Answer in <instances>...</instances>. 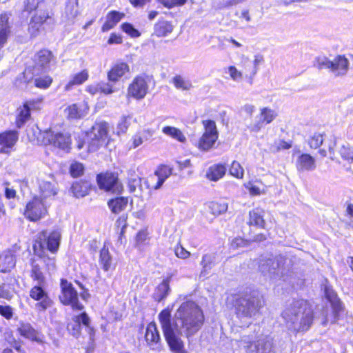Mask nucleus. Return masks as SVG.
I'll list each match as a JSON object with an SVG mask.
<instances>
[{
	"label": "nucleus",
	"mask_w": 353,
	"mask_h": 353,
	"mask_svg": "<svg viewBox=\"0 0 353 353\" xmlns=\"http://www.w3.org/2000/svg\"><path fill=\"white\" fill-rule=\"evenodd\" d=\"M52 59V54L50 51L48 50H40L34 57V61L36 65L46 68Z\"/></svg>",
	"instance_id": "nucleus-40"
},
{
	"label": "nucleus",
	"mask_w": 353,
	"mask_h": 353,
	"mask_svg": "<svg viewBox=\"0 0 353 353\" xmlns=\"http://www.w3.org/2000/svg\"><path fill=\"white\" fill-rule=\"evenodd\" d=\"M128 72H130L128 64L123 61H117L112 65L108 72L107 77L109 81L116 83Z\"/></svg>",
	"instance_id": "nucleus-20"
},
{
	"label": "nucleus",
	"mask_w": 353,
	"mask_h": 353,
	"mask_svg": "<svg viewBox=\"0 0 353 353\" xmlns=\"http://www.w3.org/2000/svg\"><path fill=\"white\" fill-rule=\"evenodd\" d=\"M244 187L248 190L251 196L265 194L268 190V186L264 185L261 180L248 181L244 184Z\"/></svg>",
	"instance_id": "nucleus-30"
},
{
	"label": "nucleus",
	"mask_w": 353,
	"mask_h": 353,
	"mask_svg": "<svg viewBox=\"0 0 353 353\" xmlns=\"http://www.w3.org/2000/svg\"><path fill=\"white\" fill-rule=\"evenodd\" d=\"M10 34V27L8 25V17L7 14L0 15V49L3 47L7 41Z\"/></svg>",
	"instance_id": "nucleus-37"
},
{
	"label": "nucleus",
	"mask_w": 353,
	"mask_h": 353,
	"mask_svg": "<svg viewBox=\"0 0 353 353\" xmlns=\"http://www.w3.org/2000/svg\"><path fill=\"white\" fill-rule=\"evenodd\" d=\"M150 77L146 74L135 77L128 88V96L137 100L143 99L149 89Z\"/></svg>",
	"instance_id": "nucleus-10"
},
{
	"label": "nucleus",
	"mask_w": 353,
	"mask_h": 353,
	"mask_svg": "<svg viewBox=\"0 0 353 353\" xmlns=\"http://www.w3.org/2000/svg\"><path fill=\"white\" fill-rule=\"evenodd\" d=\"M200 264L201 265V270L199 276L200 278H205L216 265L215 255L210 253L203 254Z\"/></svg>",
	"instance_id": "nucleus-27"
},
{
	"label": "nucleus",
	"mask_w": 353,
	"mask_h": 353,
	"mask_svg": "<svg viewBox=\"0 0 353 353\" xmlns=\"http://www.w3.org/2000/svg\"><path fill=\"white\" fill-rule=\"evenodd\" d=\"M12 297V293L10 290V288L6 285L0 286V298H3L7 300L11 299Z\"/></svg>",
	"instance_id": "nucleus-64"
},
{
	"label": "nucleus",
	"mask_w": 353,
	"mask_h": 353,
	"mask_svg": "<svg viewBox=\"0 0 353 353\" xmlns=\"http://www.w3.org/2000/svg\"><path fill=\"white\" fill-rule=\"evenodd\" d=\"M162 132L164 134H165L175 140H177L178 141H179L181 143H184L186 141V137L183 134V133L181 132V130L175 127L169 126V125L165 126L162 129Z\"/></svg>",
	"instance_id": "nucleus-43"
},
{
	"label": "nucleus",
	"mask_w": 353,
	"mask_h": 353,
	"mask_svg": "<svg viewBox=\"0 0 353 353\" xmlns=\"http://www.w3.org/2000/svg\"><path fill=\"white\" fill-rule=\"evenodd\" d=\"M172 82L176 89L182 91H188L193 88L191 81L180 74L175 75Z\"/></svg>",
	"instance_id": "nucleus-41"
},
{
	"label": "nucleus",
	"mask_w": 353,
	"mask_h": 353,
	"mask_svg": "<svg viewBox=\"0 0 353 353\" xmlns=\"http://www.w3.org/2000/svg\"><path fill=\"white\" fill-rule=\"evenodd\" d=\"M128 203V199L126 197H117L110 199L108 202L109 208L112 212L119 214L125 209Z\"/></svg>",
	"instance_id": "nucleus-38"
},
{
	"label": "nucleus",
	"mask_w": 353,
	"mask_h": 353,
	"mask_svg": "<svg viewBox=\"0 0 353 353\" xmlns=\"http://www.w3.org/2000/svg\"><path fill=\"white\" fill-rule=\"evenodd\" d=\"M48 207L46 199L36 196L27 203L24 215L31 221H39L47 215Z\"/></svg>",
	"instance_id": "nucleus-6"
},
{
	"label": "nucleus",
	"mask_w": 353,
	"mask_h": 353,
	"mask_svg": "<svg viewBox=\"0 0 353 353\" xmlns=\"http://www.w3.org/2000/svg\"><path fill=\"white\" fill-rule=\"evenodd\" d=\"M276 117L277 113L275 110L268 107L261 108L260 114L257 117L258 121L250 125V130L254 132H259L264 124L270 123Z\"/></svg>",
	"instance_id": "nucleus-16"
},
{
	"label": "nucleus",
	"mask_w": 353,
	"mask_h": 353,
	"mask_svg": "<svg viewBox=\"0 0 353 353\" xmlns=\"http://www.w3.org/2000/svg\"><path fill=\"white\" fill-rule=\"evenodd\" d=\"M172 169L168 165H161L159 167V169L155 172V176L157 178V182L153 187L154 189H159L163 184L164 181L172 174Z\"/></svg>",
	"instance_id": "nucleus-36"
},
{
	"label": "nucleus",
	"mask_w": 353,
	"mask_h": 353,
	"mask_svg": "<svg viewBox=\"0 0 353 353\" xmlns=\"http://www.w3.org/2000/svg\"><path fill=\"white\" fill-rule=\"evenodd\" d=\"M296 165L299 171H312L316 168V159L310 154L303 153L298 157Z\"/></svg>",
	"instance_id": "nucleus-26"
},
{
	"label": "nucleus",
	"mask_w": 353,
	"mask_h": 353,
	"mask_svg": "<svg viewBox=\"0 0 353 353\" xmlns=\"http://www.w3.org/2000/svg\"><path fill=\"white\" fill-rule=\"evenodd\" d=\"M61 292L59 299L63 305H70L74 310H82L84 306L79 303L78 294L72 284L66 279L61 280Z\"/></svg>",
	"instance_id": "nucleus-9"
},
{
	"label": "nucleus",
	"mask_w": 353,
	"mask_h": 353,
	"mask_svg": "<svg viewBox=\"0 0 353 353\" xmlns=\"http://www.w3.org/2000/svg\"><path fill=\"white\" fill-rule=\"evenodd\" d=\"M97 179L100 189L117 194L121 193L123 190V185L119 181L117 175L114 173L100 174L97 175Z\"/></svg>",
	"instance_id": "nucleus-13"
},
{
	"label": "nucleus",
	"mask_w": 353,
	"mask_h": 353,
	"mask_svg": "<svg viewBox=\"0 0 353 353\" xmlns=\"http://www.w3.org/2000/svg\"><path fill=\"white\" fill-rule=\"evenodd\" d=\"M41 100H30L26 101L22 106L17 109L16 125L21 128L30 118V111L38 109L37 104Z\"/></svg>",
	"instance_id": "nucleus-14"
},
{
	"label": "nucleus",
	"mask_w": 353,
	"mask_h": 353,
	"mask_svg": "<svg viewBox=\"0 0 353 353\" xmlns=\"http://www.w3.org/2000/svg\"><path fill=\"white\" fill-rule=\"evenodd\" d=\"M46 283H34L33 287L30 289V296L34 301L38 302L35 307L40 312H43L52 305L53 301L49 297L46 290Z\"/></svg>",
	"instance_id": "nucleus-12"
},
{
	"label": "nucleus",
	"mask_w": 353,
	"mask_h": 353,
	"mask_svg": "<svg viewBox=\"0 0 353 353\" xmlns=\"http://www.w3.org/2000/svg\"><path fill=\"white\" fill-rule=\"evenodd\" d=\"M80 14L79 0H66L63 20L68 23H73Z\"/></svg>",
	"instance_id": "nucleus-23"
},
{
	"label": "nucleus",
	"mask_w": 353,
	"mask_h": 353,
	"mask_svg": "<svg viewBox=\"0 0 353 353\" xmlns=\"http://www.w3.org/2000/svg\"><path fill=\"white\" fill-rule=\"evenodd\" d=\"M292 147L291 143L286 142L283 140H280L278 142H275L270 148V150L272 152H277L281 150H287Z\"/></svg>",
	"instance_id": "nucleus-58"
},
{
	"label": "nucleus",
	"mask_w": 353,
	"mask_h": 353,
	"mask_svg": "<svg viewBox=\"0 0 353 353\" xmlns=\"http://www.w3.org/2000/svg\"><path fill=\"white\" fill-rule=\"evenodd\" d=\"M130 118L129 117H122L117 125V134H123L125 133L130 124Z\"/></svg>",
	"instance_id": "nucleus-57"
},
{
	"label": "nucleus",
	"mask_w": 353,
	"mask_h": 353,
	"mask_svg": "<svg viewBox=\"0 0 353 353\" xmlns=\"http://www.w3.org/2000/svg\"><path fill=\"white\" fill-rule=\"evenodd\" d=\"M226 172V168L223 165H214L211 166L208 172L207 177L208 179L211 181H218L221 178H222Z\"/></svg>",
	"instance_id": "nucleus-42"
},
{
	"label": "nucleus",
	"mask_w": 353,
	"mask_h": 353,
	"mask_svg": "<svg viewBox=\"0 0 353 353\" xmlns=\"http://www.w3.org/2000/svg\"><path fill=\"white\" fill-rule=\"evenodd\" d=\"M41 24L34 21V19L32 18L29 24L28 31L32 37H36L40 30Z\"/></svg>",
	"instance_id": "nucleus-61"
},
{
	"label": "nucleus",
	"mask_w": 353,
	"mask_h": 353,
	"mask_svg": "<svg viewBox=\"0 0 353 353\" xmlns=\"http://www.w3.org/2000/svg\"><path fill=\"white\" fill-rule=\"evenodd\" d=\"M159 2L165 8H172L184 5L187 0H159Z\"/></svg>",
	"instance_id": "nucleus-59"
},
{
	"label": "nucleus",
	"mask_w": 353,
	"mask_h": 353,
	"mask_svg": "<svg viewBox=\"0 0 353 353\" xmlns=\"http://www.w3.org/2000/svg\"><path fill=\"white\" fill-rule=\"evenodd\" d=\"M43 139L44 144L65 151H68L71 145L70 135L66 132H55L50 129L43 132Z\"/></svg>",
	"instance_id": "nucleus-11"
},
{
	"label": "nucleus",
	"mask_w": 353,
	"mask_h": 353,
	"mask_svg": "<svg viewBox=\"0 0 353 353\" xmlns=\"http://www.w3.org/2000/svg\"><path fill=\"white\" fill-rule=\"evenodd\" d=\"M88 77L89 74L87 70H83L80 72L74 74L65 85L64 90L70 91L74 85H81L88 80Z\"/></svg>",
	"instance_id": "nucleus-34"
},
{
	"label": "nucleus",
	"mask_w": 353,
	"mask_h": 353,
	"mask_svg": "<svg viewBox=\"0 0 353 353\" xmlns=\"http://www.w3.org/2000/svg\"><path fill=\"white\" fill-rule=\"evenodd\" d=\"M282 316L289 330L294 332L305 331L312 323L313 311L307 301L298 300L285 309Z\"/></svg>",
	"instance_id": "nucleus-2"
},
{
	"label": "nucleus",
	"mask_w": 353,
	"mask_h": 353,
	"mask_svg": "<svg viewBox=\"0 0 353 353\" xmlns=\"http://www.w3.org/2000/svg\"><path fill=\"white\" fill-rule=\"evenodd\" d=\"M34 253L43 261L49 272H52L55 270L56 265L54 258L48 257L46 254V252H37Z\"/></svg>",
	"instance_id": "nucleus-52"
},
{
	"label": "nucleus",
	"mask_w": 353,
	"mask_h": 353,
	"mask_svg": "<svg viewBox=\"0 0 353 353\" xmlns=\"http://www.w3.org/2000/svg\"><path fill=\"white\" fill-rule=\"evenodd\" d=\"M121 29L123 32L133 38H137L141 35L139 30L135 29L132 24L128 23H123L121 25Z\"/></svg>",
	"instance_id": "nucleus-54"
},
{
	"label": "nucleus",
	"mask_w": 353,
	"mask_h": 353,
	"mask_svg": "<svg viewBox=\"0 0 353 353\" xmlns=\"http://www.w3.org/2000/svg\"><path fill=\"white\" fill-rule=\"evenodd\" d=\"M204 132L196 143L197 148L203 151H208L213 147L218 139L219 133L216 123L212 120L203 121Z\"/></svg>",
	"instance_id": "nucleus-7"
},
{
	"label": "nucleus",
	"mask_w": 353,
	"mask_h": 353,
	"mask_svg": "<svg viewBox=\"0 0 353 353\" xmlns=\"http://www.w3.org/2000/svg\"><path fill=\"white\" fill-rule=\"evenodd\" d=\"M225 72L228 73L230 79L236 82H241L243 80V73L239 70L235 66L230 65L225 68Z\"/></svg>",
	"instance_id": "nucleus-53"
},
{
	"label": "nucleus",
	"mask_w": 353,
	"mask_h": 353,
	"mask_svg": "<svg viewBox=\"0 0 353 353\" xmlns=\"http://www.w3.org/2000/svg\"><path fill=\"white\" fill-rule=\"evenodd\" d=\"M81 324L87 327L90 325V318L85 312L74 315L71 321L68 323L67 329L72 336L77 337L80 334Z\"/></svg>",
	"instance_id": "nucleus-19"
},
{
	"label": "nucleus",
	"mask_w": 353,
	"mask_h": 353,
	"mask_svg": "<svg viewBox=\"0 0 353 353\" xmlns=\"http://www.w3.org/2000/svg\"><path fill=\"white\" fill-rule=\"evenodd\" d=\"M145 339L151 350H160L161 338L155 323L151 322L148 325Z\"/></svg>",
	"instance_id": "nucleus-18"
},
{
	"label": "nucleus",
	"mask_w": 353,
	"mask_h": 353,
	"mask_svg": "<svg viewBox=\"0 0 353 353\" xmlns=\"http://www.w3.org/2000/svg\"><path fill=\"white\" fill-rule=\"evenodd\" d=\"M154 131L151 129H144L138 132L132 137V147L136 148L144 142L150 140L154 135Z\"/></svg>",
	"instance_id": "nucleus-35"
},
{
	"label": "nucleus",
	"mask_w": 353,
	"mask_h": 353,
	"mask_svg": "<svg viewBox=\"0 0 353 353\" xmlns=\"http://www.w3.org/2000/svg\"><path fill=\"white\" fill-rule=\"evenodd\" d=\"M31 266L32 270L30 276L33 283L39 284L46 283V278L41 271L39 265L36 263L35 259L32 260Z\"/></svg>",
	"instance_id": "nucleus-44"
},
{
	"label": "nucleus",
	"mask_w": 353,
	"mask_h": 353,
	"mask_svg": "<svg viewBox=\"0 0 353 353\" xmlns=\"http://www.w3.org/2000/svg\"><path fill=\"white\" fill-rule=\"evenodd\" d=\"M265 305L263 295L256 290L241 295L235 301L234 309L236 317L241 321L254 319Z\"/></svg>",
	"instance_id": "nucleus-4"
},
{
	"label": "nucleus",
	"mask_w": 353,
	"mask_h": 353,
	"mask_svg": "<svg viewBox=\"0 0 353 353\" xmlns=\"http://www.w3.org/2000/svg\"><path fill=\"white\" fill-rule=\"evenodd\" d=\"M339 152L344 161L348 163L353 162V148L348 143L342 145Z\"/></svg>",
	"instance_id": "nucleus-48"
},
{
	"label": "nucleus",
	"mask_w": 353,
	"mask_h": 353,
	"mask_svg": "<svg viewBox=\"0 0 353 353\" xmlns=\"http://www.w3.org/2000/svg\"><path fill=\"white\" fill-rule=\"evenodd\" d=\"M34 83L35 86L38 88L47 89L52 84V79L49 75L39 77L34 79Z\"/></svg>",
	"instance_id": "nucleus-50"
},
{
	"label": "nucleus",
	"mask_w": 353,
	"mask_h": 353,
	"mask_svg": "<svg viewBox=\"0 0 353 353\" xmlns=\"http://www.w3.org/2000/svg\"><path fill=\"white\" fill-rule=\"evenodd\" d=\"M292 265V260L281 254L262 256L259 261V270L266 279L274 283L285 280Z\"/></svg>",
	"instance_id": "nucleus-3"
},
{
	"label": "nucleus",
	"mask_w": 353,
	"mask_h": 353,
	"mask_svg": "<svg viewBox=\"0 0 353 353\" xmlns=\"http://www.w3.org/2000/svg\"><path fill=\"white\" fill-rule=\"evenodd\" d=\"M174 253L177 257L183 259H185L190 256V252L186 250L181 245H179L175 248Z\"/></svg>",
	"instance_id": "nucleus-62"
},
{
	"label": "nucleus",
	"mask_w": 353,
	"mask_h": 353,
	"mask_svg": "<svg viewBox=\"0 0 353 353\" xmlns=\"http://www.w3.org/2000/svg\"><path fill=\"white\" fill-rule=\"evenodd\" d=\"M148 239V232L145 230L139 231L136 236V245L140 246L145 244Z\"/></svg>",
	"instance_id": "nucleus-63"
},
{
	"label": "nucleus",
	"mask_w": 353,
	"mask_h": 353,
	"mask_svg": "<svg viewBox=\"0 0 353 353\" xmlns=\"http://www.w3.org/2000/svg\"><path fill=\"white\" fill-rule=\"evenodd\" d=\"M239 343L247 353H272V342L267 337L254 342L252 337L243 336Z\"/></svg>",
	"instance_id": "nucleus-8"
},
{
	"label": "nucleus",
	"mask_w": 353,
	"mask_h": 353,
	"mask_svg": "<svg viewBox=\"0 0 353 353\" xmlns=\"http://www.w3.org/2000/svg\"><path fill=\"white\" fill-rule=\"evenodd\" d=\"M108 123L105 122L95 123L87 134L88 140L90 141V144L97 146L101 141L105 140L108 135Z\"/></svg>",
	"instance_id": "nucleus-15"
},
{
	"label": "nucleus",
	"mask_w": 353,
	"mask_h": 353,
	"mask_svg": "<svg viewBox=\"0 0 353 353\" xmlns=\"http://www.w3.org/2000/svg\"><path fill=\"white\" fill-rule=\"evenodd\" d=\"M331 72L335 77L345 76L349 70V61L343 55H338L332 61Z\"/></svg>",
	"instance_id": "nucleus-22"
},
{
	"label": "nucleus",
	"mask_w": 353,
	"mask_h": 353,
	"mask_svg": "<svg viewBox=\"0 0 353 353\" xmlns=\"http://www.w3.org/2000/svg\"><path fill=\"white\" fill-rule=\"evenodd\" d=\"M263 214L264 211L262 209H253L249 213V224L259 228H263L265 225Z\"/></svg>",
	"instance_id": "nucleus-39"
},
{
	"label": "nucleus",
	"mask_w": 353,
	"mask_h": 353,
	"mask_svg": "<svg viewBox=\"0 0 353 353\" xmlns=\"http://www.w3.org/2000/svg\"><path fill=\"white\" fill-rule=\"evenodd\" d=\"M323 142V134L315 133L309 140V145L311 148H319Z\"/></svg>",
	"instance_id": "nucleus-56"
},
{
	"label": "nucleus",
	"mask_w": 353,
	"mask_h": 353,
	"mask_svg": "<svg viewBox=\"0 0 353 353\" xmlns=\"http://www.w3.org/2000/svg\"><path fill=\"white\" fill-rule=\"evenodd\" d=\"M174 29L171 22L159 21L154 26V34L157 37H165L170 34Z\"/></svg>",
	"instance_id": "nucleus-32"
},
{
	"label": "nucleus",
	"mask_w": 353,
	"mask_h": 353,
	"mask_svg": "<svg viewBox=\"0 0 353 353\" xmlns=\"http://www.w3.org/2000/svg\"><path fill=\"white\" fill-rule=\"evenodd\" d=\"M0 314L6 319H11L13 316V309L10 305H0Z\"/></svg>",
	"instance_id": "nucleus-60"
},
{
	"label": "nucleus",
	"mask_w": 353,
	"mask_h": 353,
	"mask_svg": "<svg viewBox=\"0 0 353 353\" xmlns=\"http://www.w3.org/2000/svg\"><path fill=\"white\" fill-rule=\"evenodd\" d=\"M165 339L174 353H184L181 336L189 338L202 327L204 315L201 308L194 301L183 302L172 320L171 309L167 307L158 315Z\"/></svg>",
	"instance_id": "nucleus-1"
},
{
	"label": "nucleus",
	"mask_w": 353,
	"mask_h": 353,
	"mask_svg": "<svg viewBox=\"0 0 353 353\" xmlns=\"http://www.w3.org/2000/svg\"><path fill=\"white\" fill-rule=\"evenodd\" d=\"M61 240V233L58 230H54L48 234L46 231H43L39 234L38 239L33 246L34 252H46V250L52 253L56 252L59 247Z\"/></svg>",
	"instance_id": "nucleus-5"
},
{
	"label": "nucleus",
	"mask_w": 353,
	"mask_h": 353,
	"mask_svg": "<svg viewBox=\"0 0 353 353\" xmlns=\"http://www.w3.org/2000/svg\"><path fill=\"white\" fill-rule=\"evenodd\" d=\"M124 13L112 10L106 15V21L101 28L103 32H108L112 29L123 17Z\"/></svg>",
	"instance_id": "nucleus-28"
},
{
	"label": "nucleus",
	"mask_w": 353,
	"mask_h": 353,
	"mask_svg": "<svg viewBox=\"0 0 353 353\" xmlns=\"http://www.w3.org/2000/svg\"><path fill=\"white\" fill-rule=\"evenodd\" d=\"M90 183L87 181H79L74 183L71 186V192L77 198L83 197L87 195L90 188Z\"/></svg>",
	"instance_id": "nucleus-31"
},
{
	"label": "nucleus",
	"mask_w": 353,
	"mask_h": 353,
	"mask_svg": "<svg viewBox=\"0 0 353 353\" xmlns=\"http://www.w3.org/2000/svg\"><path fill=\"white\" fill-rule=\"evenodd\" d=\"M17 331L24 338L40 343L43 342L39 332L29 323L20 322Z\"/></svg>",
	"instance_id": "nucleus-24"
},
{
	"label": "nucleus",
	"mask_w": 353,
	"mask_h": 353,
	"mask_svg": "<svg viewBox=\"0 0 353 353\" xmlns=\"http://www.w3.org/2000/svg\"><path fill=\"white\" fill-rule=\"evenodd\" d=\"M112 256L108 249L103 247L100 252L99 262L105 271H108L112 267Z\"/></svg>",
	"instance_id": "nucleus-45"
},
{
	"label": "nucleus",
	"mask_w": 353,
	"mask_h": 353,
	"mask_svg": "<svg viewBox=\"0 0 353 353\" xmlns=\"http://www.w3.org/2000/svg\"><path fill=\"white\" fill-rule=\"evenodd\" d=\"M314 65L319 70L325 68L331 70L332 61L325 56H319L315 58Z\"/></svg>",
	"instance_id": "nucleus-51"
},
{
	"label": "nucleus",
	"mask_w": 353,
	"mask_h": 353,
	"mask_svg": "<svg viewBox=\"0 0 353 353\" xmlns=\"http://www.w3.org/2000/svg\"><path fill=\"white\" fill-rule=\"evenodd\" d=\"M84 167L82 163L74 162L70 165V172L73 177H78L83 173Z\"/></svg>",
	"instance_id": "nucleus-55"
},
{
	"label": "nucleus",
	"mask_w": 353,
	"mask_h": 353,
	"mask_svg": "<svg viewBox=\"0 0 353 353\" xmlns=\"http://www.w3.org/2000/svg\"><path fill=\"white\" fill-rule=\"evenodd\" d=\"M52 15L51 12L45 11L35 14L32 18L34 19V21L41 25L43 23L54 24V19Z\"/></svg>",
	"instance_id": "nucleus-46"
},
{
	"label": "nucleus",
	"mask_w": 353,
	"mask_h": 353,
	"mask_svg": "<svg viewBox=\"0 0 353 353\" xmlns=\"http://www.w3.org/2000/svg\"><path fill=\"white\" fill-rule=\"evenodd\" d=\"M89 110V106L87 103L82 102L79 103H72L67 106L64 110V114L67 119L77 120L85 117Z\"/></svg>",
	"instance_id": "nucleus-17"
},
{
	"label": "nucleus",
	"mask_w": 353,
	"mask_h": 353,
	"mask_svg": "<svg viewBox=\"0 0 353 353\" xmlns=\"http://www.w3.org/2000/svg\"><path fill=\"white\" fill-rule=\"evenodd\" d=\"M230 174L238 179H242L244 176V169L236 161H234L229 169Z\"/></svg>",
	"instance_id": "nucleus-49"
},
{
	"label": "nucleus",
	"mask_w": 353,
	"mask_h": 353,
	"mask_svg": "<svg viewBox=\"0 0 353 353\" xmlns=\"http://www.w3.org/2000/svg\"><path fill=\"white\" fill-rule=\"evenodd\" d=\"M19 134L15 130L6 131L0 134V153L8 154L10 149L15 145Z\"/></svg>",
	"instance_id": "nucleus-21"
},
{
	"label": "nucleus",
	"mask_w": 353,
	"mask_h": 353,
	"mask_svg": "<svg viewBox=\"0 0 353 353\" xmlns=\"http://www.w3.org/2000/svg\"><path fill=\"white\" fill-rule=\"evenodd\" d=\"M39 190L41 196L44 199H47L51 196H54L57 193V187L54 181H47L45 179H38Z\"/></svg>",
	"instance_id": "nucleus-25"
},
{
	"label": "nucleus",
	"mask_w": 353,
	"mask_h": 353,
	"mask_svg": "<svg viewBox=\"0 0 353 353\" xmlns=\"http://www.w3.org/2000/svg\"><path fill=\"white\" fill-rule=\"evenodd\" d=\"M208 208L212 214L214 215H219L224 213L228 210V203L225 202H210Z\"/></svg>",
	"instance_id": "nucleus-47"
},
{
	"label": "nucleus",
	"mask_w": 353,
	"mask_h": 353,
	"mask_svg": "<svg viewBox=\"0 0 353 353\" xmlns=\"http://www.w3.org/2000/svg\"><path fill=\"white\" fill-rule=\"evenodd\" d=\"M15 265V259L11 251H5L0 254V271L6 272Z\"/></svg>",
	"instance_id": "nucleus-29"
},
{
	"label": "nucleus",
	"mask_w": 353,
	"mask_h": 353,
	"mask_svg": "<svg viewBox=\"0 0 353 353\" xmlns=\"http://www.w3.org/2000/svg\"><path fill=\"white\" fill-rule=\"evenodd\" d=\"M170 280L171 277H168L165 279H163L155 289L153 297L157 301L160 302L168 295L170 290L169 285Z\"/></svg>",
	"instance_id": "nucleus-33"
}]
</instances>
